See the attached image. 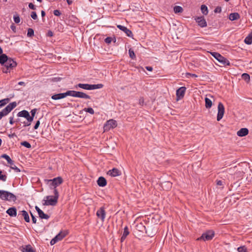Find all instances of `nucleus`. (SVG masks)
Masks as SVG:
<instances>
[{"label": "nucleus", "mask_w": 252, "mask_h": 252, "mask_svg": "<svg viewBox=\"0 0 252 252\" xmlns=\"http://www.w3.org/2000/svg\"><path fill=\"white\" fill-rule=\"evenodd\" d=\"M54 196H46V200L43 199L42 204L44 206H55L58 203V200L59 197V193L58 190H55L53 191Z\"/></svg>", "instance_id": "f257e3e1"}, {"label": "nucleus", "mask_w": 252, "mask_h": 252, "mask_svg": "<svg viewBox=\"0 0 252 252\" xmlns=\"http://www.w3.org/2000/svg\"><path fill=\"white\" fill-rule=\"evenodd\" d=\"M63 182L62 177L59 176L53 179H44V182L49 186L50 189L58 190L57 187L61 185Z\"/></svg>", "instance_id": "f03ea898"}, {"label": "nucleus", "mask_w": 252, "mask_h": 252, "mask_svg": "<svg viewBox=\"0 0 252 252\" xmlns=\"http://www.w3.org/2000/svg\"><path fill=\"white\" fill-rule=\"evenodd\" d=\"M0 198L4 201H14L17 200L16 196L8 191L0 190Z\"/></svg>", "instance_id": "7ed1b4c3"}, {"label": "nucleus", "mask_w": 252, "mask_h": 252, "mask_svg": "<svg viewBox=\"0 0 252 252\" xmlns=\"http://www.w3.org/2000/svg\"><path fill=\"white\" fill-rule=\"evenodd\" d=\"M103 87V85L102 84H82L79 83L74 88L77 89L78 88H80L84 90H92L98 89H101Z\"/></svg>", "instance_id": "20e7f679"}, {"label": "nucleus", "mask_w": 252, "mask_h": 252, "mask_svg": "<svg viewBox=\"0 0 252 252\" xmlns=\"http://www.w3.org/2000/svg\"><path fill=\"white\" fill-rule=\"evenodd\" d=\"M211 55L224 66H230L229 61L217 52H211Z\"/></svg>", "instance_id": "39448f33"}, {"label": "nucleus", "mask_w": 252, "mask_h": 252, "mask_svg": "<svg viewBox=\"0 0 252 252\" xmlns=\"http://www.w3.org/2000/svg\"><path fill=\"white\" fill-rule=\"evenodd\" d=\"M215 233L213 230H208L203 233L202 235L197 238V240L209 241L214 237Z\"/></svg>", "instance_id": "423d86ee"}, {"label": "nucleus", "mask_w": 252, "mask_h": 252, "mask_svg": "<svg viewBox=\"0 0 252 252\" xmlns=\"http://www.w3.org/2000/svg\"><path fill=\"white\" fill-rule=\"evenodd\" d=\"M117 126V121L113 120L110 119L107 121L103 126L104 131H109L111 128H114Z\"/></svg>", "instance_id": "0eeeda50"}, {"label": "nucleus", "mask_w": 252, "mask_h": 252, "mask_svg": "<svg viewBox=\"0 0 252 252\" xmlns=\"http://www.w3.org/2000/svg\"><path fill=\"white\" fill-rule=\"evenodd\" d=\"M217 119L218 121H220L222 118L224 113V107L221 102L219 103Z\"/></svg>", "instance_id": "6e6552de"}, {"label": "nucleus", "mask_w": 252, "mask_h": 252, "mask_svg": "<svg viewBox=\"0 0 252 252\" xmlns=\"http://www.w3.org/2000/svg\"><path fill=\"white\" fill-rule=\"evenodd\" d=\"M186 91V88L185 87H181L179 88L176 91V97L177 100H180L183 98L185 95V94Z\"/></svg>", "instance_id": "1a4fd4ad"}, {"label": "nucleus", "mask_w": 252, "mask_h": 252, "mask_svg": "<svg viewBox=\"0 0 252 252\" xmlns=\"http://www.w3.org/2000/svg\"><path fill=\"white\" fill-rule=\"evenodd\" d=\"M96 215L98 218L101 219L102 221H104L106 216V212L105 211L104 207L102 206L100 207L97 211Z\"/></svg>", "instance_id": "9d476101"}, {"label": "nucleus", "mask_w": 252, "mask_h": 252, "mask_svg": "<svg viewBox=\"0 0 252 252\" xmlns=\"http://www.w3.org/2000/svg\"><path fill=\"white\" fill-rule=\"evenodd\" d=\"M5 67L9 69H13L15 67L17 64V63L12 58H9L6 62L4 64Z\"/></svg>", "instance_id": "9b49d317"}, {"label": "nucleus", "mask_w": 252, "mask_h": 252, "mask_svg": "<svg viewBox=\"0 0 252 252\" xmlns=\"http://www.w3.org/2000/svg\"><path fill=\"white\" fill-rule=\"evenodd\" d=\"M195 20L198 25L201 28L207 26V22L203 16L197 17L195 18Z\"/></svg>", "instance_id": "f8f14e48"}, {"label": "nucleus", "mask_w": 252, "mask_h": 252, "mask_svg": "<svg viewBox=\"0 0 252 252\" xmlns=\"http://www.w3.org/2000/svg\"><path fill=\"white\" fill-rule=\"evenodd\" d=\"M117 27L119 29L124 32L127 36L130 37H132L133 36L132 32L128 29L126 27L120 25H117Z\"/></svg>", "instance_id": "ddd939ff"}, {"label": "nucleus", "mask_w": 252, "mask_h": 252, "mask_svg": "<svg viewBox=\"0 0 252 252\" xmlns=\"http://www.w3.org/2000/svg\"><path fill=\"white\" fill-rule=\"evenodd\" d=\"M107 174L111 177H117L121 174V172L117 168H113L112 169L109 170L108 171Z\"/></svg>", "instance_id": "4468645a"}, {"label": "nucleus", "mask_w": 252, "mask_h": 252, "mask_svg": "<svg viewBox=\"0 0 252 252\" xmlns=\"http://www.w3.org/2000/svg\"><path fill=\"white\" fill-rule=\"evenodd\" d=\"M74 97L85 99H91L90 95L82 92L75 91Z\"/></svg>", "instance_id": "2eb2a0df"}, {"label": "nucleus", "mask_w": 252, "mask_h": 252, "mask_svg": "<svg viewBox=\"0 0 252 252\" xmlns=\"http://www.w3.org/2000/svg\"><path fill=\"white\" fill-rule=\"evenodd\" d=\"M6 213L10 217H16L17 216V209L16 207H12L8 209Z\"/></svg>", "instance_id": "dca6fc26"}, {"label": "nucleus", "mask_w": 252, "mask_h": 252, "mask_svg": "<svg viewBox=\"0 0 252 252\" xmlns=\"http://www.w3.org/2000/svg\"><path fill=\"white\" fill-rule=\"evenodd\" d=\"M20 250L22 252H35V251L30 245H28L25 246H23L20 247Z\"/></svg>", "instance_id": "f3484780"}, {"label": "nucleus", "mask_w": 252, "mask_h": 252, "mask_svg": "<svg viewBox=\"0 0 252 252\" xmlns=\"http://www.w3.org/2000/svg\"><path fill=\"white\" fill-rule=\"evenodd\" d=\"M249 133V130L247 128H242L237 131V134L240 137L246 136Z\"/></svg>", "instance_id": "a211bd4d"}, {"label": "nucleus", "mask_w": 252, "mask_h": 252, "mask_svg": "<svg viewBox=\"0 0 252 252\" xmlns=\"http://www.w3.org/2000/svg\"><path fill=\"white\" fill-rule=\"evenodd\" d=\"M68 234V232L67 230L62 231L55 237L57 239L58 241H61L63 238H64Z\"/></svg>", "instance_id": "6ab92c4d"}, {"label": "nucleus", "mask_w": 252, "mask_h": 252, "mask_svg": "<svg viewBox=\"0 0 252 252\" xmlns=\"http://www.w3.org/2000/svg\"><path fill=\"white\" fill-rule=\"evenodd\" d=\"M97 185L99 187H105L107 184V181L103 177H99L97 181Z\"/></svg>", "instance_id": "aec40b11"}, {"label": "nucleus", "mask_w": 252, "mask_h": 252, "mask_svg": "<svg viewBox=\"0 0 252 252\" xmlns=\"http://www.w3.org/2000/svg\"><path fill=\"white\" fill-rule=\"evenodd\" d=\"M240 16L238 13L235 12L230 14L229 16V19L231 21H234L239 19Z\"/></svg>", "instance_id": "412c9836"}, {"label": "nucleus", "mask_w": 252, "mask_h": 252, "mask_svg": "<svg viewBox=\"0 0 252 252\" xmlns=\"http://www.w3.org/2000/svg\"><path fill=\"white\" fill-rule=\"evenodd\" d=\"M17 116L20 117H24L26 119H29V112L27 110H22L17 114Z\"/></svg>", "instance_id": "4be33fe9"}, {"label": "nucleus", "mask_w": 252, "mask_h": 252, "mask_svg": "<svg viewBox=\"0 0 252 252\" xmlns=\"http://www.w3.org/2000/svg\"><path fill=\"white\" fill-rule=\"evenodd\" d=\"M8 56L5 54H2L0 55V63L1 65H4V64L6 62L7 60L8 59Z\"/></svg>", "instance_id": "5701e85b"}, {"label": "nucleus", "mask_w": 252, "mask_h": 252, "mask_svg": "<svg viewBox=\"0 0 252 252\" xmlns=\"http://www.w3.org/2000/svg\"><path fill=\"white\" fill-rule=\"evenodd\" d=\"M65 97L64 93H60L53 95L51 98L54 100H58Z\"/></svg>", "instance_id": "b1692460"}, {"label": "nucleus", "mask_w": 252, "mask_h": 252, "mask_svg": "<svg viewBox=\"0 0 252 252\" xmlns=\"http://www.w3.org/2000/svg\"><path fill=\"white\" fill-rule=\"evenodd\" d=\"M244 42L247 45H251L252 43V32H251L245 38Z\"/></svg>", "instance_id": "393cba45"}, {"label": "nucleus", "mask_w": 252, "mask_h": 252, "mask_svg": "<svg viewBox=\"0 0 252 252\" xmlns=\"http://www.w3.org/2000/svg\"><path fill=\"white\" fill-rule=\"evenodd\" d=\"M17 106V103L16 102H12L10 103L8 105L5 107L8 111H9L10 112L14 108H15Z\"/></svg>", "instance_id": "a878e982"}, {"label": "nucleus", "mask_w": 252, "mask_h": 252, "mask_svg": "<svg viewBox=\"0 0 252 252\" xmlns=\"http://www.w3.org/2000/svg\"><path fill=\"white\" fill-rule=\"evenodd\" d=\"M1 158L6 159L8 163L10 164L11 165H13V161L11 159L9 156L7 155L6 154H2L1 156Z\"/></svg>", "instance_id": "bb28decb"}, {"label": "nucleus", "mask_w": 252, "mask_h": 252, "mask_svg": "<svg viewBox=\"0 0 252 252\" xmlns=\"http://www.w3.org/2000/svg\"><path fill=\"white\" fill-rule=\"evenodd\" d=\"M21 213L24 217L25 220L27 222H29L30 219L28 212L25 210H23L21 211Z\"/></svg>", "instance_id": "cd10ccee"}, {"label": "nucleus", "mask_w": 252, "mask_h": 252, "mask_svg": "<svg viewBox=\"0 0 252 252\" xmlns=\"http://www.w3.org/2000/svg\"><path fill=\"white\" fill-rule=\"evenodd\" d=\"M205 107L207 109H209L212 107V100L208 97H205Z\"/></svg>", "instance_id": "c85d7f7f"}, {"label": "nucleus", "mask_w": 252, "mask_h": 252, "mask_svg": "<svg viewBox=\"0 0 252 252\" xmlns=\"http://www.w3.org/2000/svg\"><path fill=\"white\" fill-rule=\"evenodd\" d=\"M37 111V109L34 108L31 110V115H30V113H29V120H31L33 121L34 117L35 116V113Z\"/></svg>", "instance_id": "c756f323"}, {"label": "nucleus", "mask_w": 252, "mask_h": 252, "mask_svg": "<svg viewBox=\"0 0 252 252\" xmlns=\"http://www.w3.org/2000/svg\"><path fill=\"white\" fill-rule=\"evenodd\" d=\"M201 12L205 15H206L208 13V9L207 6L205 5H202L201 6Z\"/></svg>", "instance_id": "7c9ffc66"}, {"label": "nucleus", "mask_w": 252, "mask_h": 252, "mask_svg": "<svg viewBox=\"0 0 252 252\" xmlns=\"http://www.w3.org/2000/svg\"><path fill=\"white\" fill-rule=\"evenodd\" d=\"M38 216L41 219L48 220L50 218L48 215L45 214L42 211L38 214Z\"/></svg>", "instance_id": "2f4dec72"}, {"label": "nucleus", "mask_w": 252, "mask_h": 252, "mask_svg": "<svg viewBox=\"0 0 252 252\" xmlns=\"http://www.w3.org/2000/svg\"><path fill=\"white\" fill-rule=\"evenodd\" d=\"M75 91H67L65 93H64V94L65 95V97L67 96H71L73 97L75 96Z\"/></svg>", "instance_id": "473e14b6"}, {"label": "nucleus", "mask_w": 252, "mask_h": 252, "mask_svg": "<svg viewBox=\"0 0 252 252\" xmlns=\"http://www.w3.org/2000/svg\"><path fill=\"white\" fill-rule=\"evenodd\" d=\"M183 11V8L180 6H175L174 7V12L175 13H182Z\"/></svg>", "instance_id": "72a5a7b5"}, {"label": "nucleus", "mask_w": 252, "mask_h": 252, "mask_svg": "<svg viewBox=\"0 0 252 252\" xmlns=\"http://www.w3.org/2000/svg\"><path fill=\"white\" fill-rule=\"evenodd\" d=\"M241 77H242V79L244 80L247 82H249L250 80V75L248 74V73H243Z\"/></svg>", "instance_id": "f704fd0d"}, {"label": "nucleus", "mask_w": 252, "mask_h": 252, "mask_svg": "<svg viewBox=\"0 0 252 252\" xmlns=\"http://www.w3.org/2000/svg\"><path fill=\"white\" fill-rule=\"evenodd\" d=\"M136 229L139 231L143 232L146 230V227L144 225H143L142 223H139L136 226Z\"/></svg>", "instance_id": "c9c22d12"}, {"label": "nucleus", "mask_w": 252, "mask_h": 252, "mask_svg": "<svg viewBox=\"0 0 252 252\" xmlns=\"http://www.w3.org/2000/svg\"><path fill=\"white\" fill-rule=\"evenodd\" d=\"M10 101V99L8 98H4L0 100V104L1 106H3L8 103Z\"/></svg>", "instance_id": "e433bc0d"}, {"label": "nucleus", "mask_w": 252, "mask_h": 252, "mask_svg": "<svg viewBox=\"0 0 252 252\" xmlns=\"http://www.w3.org/2000/svg\"><path fill=\"white\" fill-rule=\"evenodd\" d=\"M7 180V176L5 174H2V171L0 170V180L2 182H5Z\"/></svg>", "instance_id": "4c0bfd02"}, {"label": "nucleus", "mask_w": 252, "mask_h": 252, "mask_svg": "<svg viewBox=\"0 0 252 252\" xmlns=\"http://www.w3.org/2000/svg\"><path fill=\"white\" fill-rule=\"evenodd\" d=\"M9 112L6 108H4L1 112H0V115L2 118L4 116H6Z\"/></svg>", "instance_id": "58836bf2"}, {"label": "nucleus", "mask_w": 252, "mask_h": 252, "mask_svg": "<svg viewBox=\"0 0 252 252\" xmlns=\"http://www.w3.org/2000/svg\"><path fill=\"white\" fill-rule=\"evenodd\" d=\"M238 252H248V250L245 246H241L237 249Z\"/></svg>", "instance_id": "ea45409f"}, {"label": "nucleus", "mask_w": 252, "mask_h": 252, "mask_svg": "<svg viewBox=\"0 0 252 252\" xmlns=\"http://www.w3.org/2000/svg\"><path fill=\"white\" fill-rule=\"evenodd\" d=\"M21 145L28 149H30L32 147L31 144L29 142L26 141L22 142L21 143Z\"/></svg>", "instance_id": "a19ab883"}, {"label": "nucleus", "mask_w": 252, "mask_h": 252, "mask_svg": "<svg viewBox=\"0 0 252 252\" xmlns=\"http://www.w3.org/2000/svg\"><path fill=\"white\" fill-rule=\"evenodd\" d=\"M34 35V31L32 29L29 28L28 30L27 36L32 37Z\"/></svg>", "instance_id": "79ce46f5"}, {"label": "nucleus", "mask_w": 252, "mask_h": 252, "mask_svg": "<svg viewBox=\"0 0 252 252\" xmlns=\"http://www.w3.org/2000/svg\"><path fill=\"white\" fill-rule=\"evenodd\" d=\"M128 53L130 58H131L132 59H134L135 58L136 56L134 54V51L131 48L129 49Z\"/></svg>", "instance_id": "37998d69"}, {"label": "nucleus", "mask_w": 252, "mask_h": 252, "mask_svg": "<svg viewBox=\"0 0 252 252\" xmlns=\"http://www.w3.org/2000/svg\"><path fill=\"white\" fill-rule=\"evenodd\" d=\"M83 110L92 115L94 113V109L91 107L85 108L83 109Z\"/></svg>", "instance_id": "c03bdc74"}, {"label": "nucleus", "mask_w": 252, "mask_h": 252, "mask_svg": "<svg viewBox=\"0 0 252 252\" xmlns=\"http://www.w3.org/2000/svg\"><path fill=\"white\" fill-rule=\"evenodd\" d=\"M14 21L16 24H19L20 22V18L18 14L14 15L13 16Z\"/></svg>", "instance_id": "a18cd8bd"}, {"label": "nucleus", "mask_w": 252, "mask_h": 252, "mask_svg": "<svg viewBox=\"0 0 252 252\" xmlns=\"http://www.w3.org/2000/svg\"><path fill=\"white\" fill-rule=\"evenodd\" d=\"M27 121H24V122H22L24 126H28L31 125L32 122L31 120H29V119H26Z\"/></svg>", "instance_id": "49530a36"}, {"label": "nucleus", "mask_w": 252, "mask_h": 252, "mask_svg": "<svg viewBox=\"0 0 252 252\" xmlns=\"http://www.w3.org/2000/svg\"><path fill=\"white\" fill-rule=\"evenodd\" d=\"M129 234V232L128 231V227L127 226H126L124 227V232H123V235H125V236H127Z\"/></svg>", "instance_id": "de8ad7c7"}, {"label": "nucleus", "mask_w": 252, "mask_h": 252, "mask_svg": "<svg viewBox=\"0 0 252 252\" xmlns=\"http://www.w3.org/2000/svg\"><path fill=\"white\" fill-rule=\"evenodd\" d=\"M113 40V39L112 37H106L105 40H104V41L106 43L109 44L110 43H111V42Z\"/></svg>", "instance_id": "09e8293b"}, {"label": "nucleus", "mask_w": 252, "mask_h": 252, "mask_svg": "<svg viewBox=\"0 0 252 252\" xmlns=\"http://www.w3.org/2000/svg\"><path fill=\"white\" fill-rule=\"evenodd\" d=\"M31 16L33 20L37 19V15L35 11L32 12Z\"/></svg>", "instance_id": "8fccbe9b"}, {"label": "nucleus", "mask_w": 252, "mask_h": 252, "mask_svg": "<svg viewBox=\"0 0 252 252\" xmlns=\"http://www.w3.org/2000/svg\"><path fill=\"white\" fill-rule=\"evenodd\" d=\"M10 168L15 170L16 172H20V170L19 168H18L15 165L13 164V165H11Z\"/></svg>", "instance_id": "3c124183"}, {"label": "nucleus", "mask_w": 252, "mask_h": 252, "mask_svg": "<svg viewBox=\"0 0 252 252\" xmlns=\"http://www.w3.org/2000/svg\"><path fill=\"white\" fill-rule=\"evenodd\" d=\"M58 241H59L56 238V237H55L53 239H52L51 240V241H50V244L51 245H54L55 244H56Z\"/></svg>", "instance_id": "603ef678"}, {"label": "nucleus", "mask_w": 252, "mask_h": 252, "mask_svg": "<svg viewBox=\"0 0 252 252\" xmlns=\"http://www.w3.org/2000/svg\"><path fill=\"white\" fill-rule=\"evenodd\" d=\"M53 13L55 16H59L61 14V12L59 10H55L53 12Z\"/></svg>", "instance_id": "864d4df0"}, {"label": "nucleus", "mask_w": 252, "mask_h": 252, "mask_svg": "<svg viewBox=\"0 0 252 252\" xmlns=\"http://www.w3.org/2000/svg\"><path fill=\"white\" fill-rule=\"evenodd\" d=\"M221 11V8L220 7V6H218L217 7L215 10H214V12L215 13H220Z\"/></svg>", "instance_id": "5fc2aeb1"}, {"label": "nucleus", "mask_w": 252, "mask_h": 252, "mask_svg": "<svg viewBox=\"0 0 252 252\" xmlns=\"http://www.w3.org/2000/svg\"><path fill=\"white\" fill-rule=\"evenodd\" d=\"M29 7L32 10H35L36 9L35 6L32 3H30L29 4Z\"/></svg>", "instance_id": "6e6d98bb"}, {"label": "nucleus", "mask_w": 252, "mask_h": 252, "mask_svg": "<svg viewBox=\"0 0 252 252\" xmlns=\"http://www.w3.org/2000/svg\"><path fill=\"white\" fill-rule=\"evenodd\" d=\"M31 217H32V223H36V218L35 217V216H34L32 215V214L31 212Z\"/></svg>", "instance_id": "4d7b16f0"}, {"label": "nucleus", "mask_w": 252, "mask_h": 252, "mask_svg": "<svg viewBox=\"0 0 252 252\" xmlns=\"http://www.w3.org/2000/svg\"><path fill=\"white\" fill-rule=\"evenodd\" d=\"M39 125H40V121L38 120L36 122V123L34 126V129H37L38 128Z\"/></svg>", "instance_id": "13d9d810"}, {"label": "nucleus", "mask_w": 252, "mask_h": 252, "mask_svg": "<svg viewBox=\"0 0 252 252\" xmlns=\"http://www.w3.org/2000/svg\"><path fill=\"white\" fill-rule=\"evenodd\" d=\"M144 98L143 97H141L140 98L139 100V104L141 105V106H143V104H144Z\"/></svg>", "instance_id": "bf43d9fd"}, {"label": "nucleus", "mask_w": 252, "mask_h": 252, "mask_svg": "<svg viewBox=\"0 0 252 252\" xmlns=\"http://www.w3.org/2000/svg\"><path fill=\"white\" fill-rule=\"evenodd\" d=\"M46 35L49 37H52L53 36V32L51 31H48Z\"/></svg>", "instance_id": "052dcab7"}, {"label": "nucleus", "mask_w": 252, "mask_h": 252, "mask_svg": "<svg viewBox=\"0 0 252 252\" xmlns=\"http://www.w3.org/2000/svg\"><path fill=\"white\" fill-rule=\"evenodd\" d=\"M10 28L14 32H16V26L14 25V24H12L11 25Z\"/></svg>", "instance_id": "680f3d73"}, {"label": "nucleus", "mask_w": 252, "mask_h": 252, "mask_svg": "<svg viewBox=\"0 0 252 252\" xmlns=\"http://www.w3.org/2000/svg\"><path fill=\"white\" fill-rule=\"evenodd\" d=\"M61 80L60 77H54L52 78V81L54 82H58Z\"/></svg>", "instance_id": "e2e57ef3"}, {"label": "nucleus", "mask_w": 252, "mask_h": 252, "mask_svg": "<svg viewBox=\"0 0 252 252\" xmlns=\"http://www.w3.org/2000/svg\"><path fill=\"white\" fill-rule=\"evenodd\" d=\"M9 68H7L5 67V68H3L2 69V72L5 73H7L8 72H9L10 71L9 70Z\"/></svg>", "instance_id": "0e129e2a"}, {"label": "nucleus", "mask_w": 252, "mask_h": 252, "mask_svg": "<svg viewBox=\"0 0 252 252\" xmlns=\"http://www.w3.org/2000/svg\"><path fill=\"white\" fill-rule=\"evenodd\" d=\"M15 123V121L13 120V117H10L9 118V123L11 125H13Z\"/></svg>", "instance_id": "69168bd1"}, {"label": "nucleus", "mask_w": 252, "mask_h": 252, "mask_svg": "<svg viewBox=\"0 0 252 252\" xmlns=\"http://www.w3.org/2000/svg\"><path fill=\"white\" fill-rule=\"evenodd\" d=\"M35 209L36 210L38 215L42 211V210L37 206L35 207Z\"/></svg>", "instance_id": "338daca9"}, {"label": "nucleus", "mask_w": 252, "mask_h": 252, "mask_svg": "<svg viewBox=\"0 0 252 252\" xmlns=\"http://www.w3.org/2000/svg\"><path fill=\"white\" fill-rule=\"evenodd\" d=\"M8 136L10 138H13L14 137H16V135L15 134V133H12V134H8Z\"/></svg>", "instance_id": "774afa93"}]
</instances>
